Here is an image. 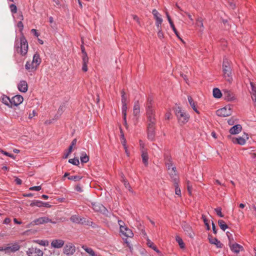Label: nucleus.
Instances as JSON below:
<instances>
[{
  "label": "nucleus",
  "instance_id": "1",
  "mask_svg": "<svg viewBox=\"0 0 256 256\" xmlns=\"http://www.w3.org/2000/svg\"><path fill=\"white\" fill-rule=\"evenodd\" d=\"M17 26L20 28V32H22V30H23L24 28V25L22 22H18L17 24ZM28 48V42L23 34L22 33L20 40L17 38H16L14 44L15 50L17 53L20 54V55L24 56L27 54Z\"/></svg>",
  "mask_w": 256,
  "mask_h": 256
},
{
  "label": "nucleus",
  "instance_id": "2",
  "mask_svg": "<svg viewBox=\"0 0 256 256\" xmlns=\"http://www.w3.org/2000/svg\"><path fill=\"white\" fill-rule=\"evenodd\" d=\"M175 114L180 126L186 124L189 120L190 115L182 110L180 108L178 107L176 108Z\"/></svg>",
  "mask_w": 256,
  "mask_h": 256
},
{
  "label": "nucleus",
  "instance_id": "3",
  "mask_svg": "<svg viewBox=\"0 0 256 256\" xmlns=\"http://www.w3.org/2000/svg\"><path fill=\"white\" fill-rule=\"evenodd\" d=\"M165 164L169 174L172 178H177L176 168L173 165L172 158L168 156H164Z\"/></svg>",
  "mask_w": 256,
  "mask_h": 256
},
{
  "label": "nucleus",
  "instance_id": "4",
  "mask_svg": "<svg viewBox=\"0 0 256 256\" xmlns=\"http://www.w3.org/2000/svg\"><path fill=\"white\" fill-rule=\"evenodd\" d=\"M224 76L228 82L231 83L232 81V68L230 65H223Z\"/></svg>",
  "mask_w": 256,
  "mask_h": 256
},
{
  "label": "nucleus",
  "instance_id": "5",
  "mask_svg": "<svg viewBox=\"0 0 256 256\" xmlns=\"http://www.w3.org/2000/svg\"><path fill=\"white\" fill-rule=\"evenodd\" d=\"M146 114L148 116V124L154 126L155 124V118L154 116V111L152 106H148L146 108Z\"/></svg>",
  "mask_w": 256,
  "mask_h": 256
},
{
  "label": "nucleus",
  "instance_id": "6",
  "mask_svg": "<svg viewBox=\"0 0 256 256\" xmlns=\"http://www.w3.org/2000/svg\"><path fill=\"white\" fill-rule=\"evenodd\" d=\"M228 237L229 239V246L232 252L236 254H238L240 251L244 250L242 246L236 243H232L231 242V238L229 236Z\"/></svg>",
  "mask_w": 256,
  "mask_h": 256
},
{
  "label": "nucleus",
  "instance_id": "7",
  "mask_svg": "<svg viewBox=\"0 0 256 256\" xmlns=\"http://www.w3.org/2000/svg\"><path fill=\"white\" fill-rule=\"evenodd\" d=\"M217 116L221 117H226L230 116L232 110L230 106H225L216 110Z\"/></svg>",
  "mask_w": 256,
  "mask_h": 256
},
{
  "label": "nucleus",
  "instance_id": "8",
  "mask_svg": "<svg viewBox=\"0 0 256 256\" xmlns=\"http://www.w3.org/2000/svg\"><path fill=\"white\" fill-rule=\"evenodd\" d=\"M76 252V247L72 243L66 244L64 248V253L66 255H72Z\"/></svg>",
  "mask_w": 256,
  "mask_h": 256
},
{
  "label": "nucleus",
  "instance_id": "9",
  "mask_svg": "<svg viewBox=\"0 0 256 256\" xmlns=\"http://www.w3.org/2000/svg\"><path fill=\"white\" fill-rule=\"evenodd\" d=\"M248 138L246 134H244L242 136L238 138H232V141L234 144L244 145L246 142V140Z\"/></svg>",
  "mask_w": 256,
  "mask_h": 256
},
{
  "label": "nucleus",
  "instance_id": "10",
  "mask_svg": "<svg viewBox=\"0 0 256 256\" xmlns=\"http://www.w3.org/2000/svg\"><path fill=\"white\" fill-rule=\"evenodd\" d=\"M28 256H43V252L39 248H31L28 249L26 252Z\"/></svg>",
  "mask_w": 256,
  "mask_h": 256
},
{
  "label": "nucleus",
  "instance_id": "11",
  "mask_svg": "<svg viewBox=\"0 0 256 256\" xmlns=\"http://www.w3.org/2000/svg\"><path fill=\"white\" fill-rule=\"evenodd\" d=\"M223 94L224 99L228 101L233 102L235 101L236 99L235 94L228 90H224Z\"/></svg>",
  "mask_w": 256,
  "mask_h": 256
},
{
  "label": "nucleus",
  "instance_id": "12",
  "mask_svg": "<svg viewBox=\"0 0 256 256\" xmlns=\"http://www.w3.org/2000/svg\"><path fill=\"white\" fill-rule=\"evenodd\" d=\"M120 232L122 235L126 238H132L134 236L132 230L128 228L126 226L122 227V228L120 230Z\"/></svg>",
  "mask_w": 256,
  "mask_h": 256
},
{
  "label": "nucleus",
  "instance_id": "13",
  "mask_svg": "<svg viewBox=\"0 0 256 256\" xmlns=\"http://www.w3.org/2000/svg\"><path fill=\"white\" fill-rule=\"evenodd\" d=\"M92 205L93 210L96 212H100L104 214L107 212L106 208L100 203H92Z\"/></svg>",
  "mask_w": 256,
  "mask_h": 256
},
{
  "label": "nucleus",
  "instance_id": "14",
  "mask_svg": "<svg viewBox=\"0 0 256 256\" xmlns=\"http://www.w3.org/2000/svg\"><path fill=\"white\" fill-rule=\"evenodd\" d=\"M64 244V241L61 239H54L51 242L52 248H60Z\"/></svg>",
  "mask_w": 256,
  "mask_h": 256
},
{
  "label": "nucleus",
  "instance_id": "15",
  "mask_svg": "<svg viewBox=\"0 0 256 256\" xmlns=\"http://www.w3.org/2000/svg\"><path fill=\"white\" fill-rule=\"evenodd\" d=\"M24 100L23 97L19 94L16 95L12 98L11 99L12 106H18Z\"/></svg>",
  "mask_w": 256,
  "mask_h": 256
},
{
  "label": "nucleus",
  "instance_id": "16",
  "mask_svg": "<svg viewBox=\"0 0 256 256\" xmlns=\"http://www.w3.org/2000/svg\"><path fill=\"white\" fill-rule=\"evenodd\" d=\"M182 227L186 232V234L190 238H193L194 236V233L192 228V227L188 224L184 223L182 225Z\"/></svg>",
  "mask_w": 256,
  "mask_h": 256
},
{
  "label": "nucleus",
  "instance_id": "17",
  "mask_svg": "<svg viewBox=\"0 0 256 256\" xmlns=\"http://www.w3.org/2000/svg\"><path fill=\"white\" fill-rule=\"evenodd\" d=\"M6 247L7 253L14 252L18 250L20 248V245L18 243L9 244Z\"/></svg>",
  "mask_w": 256,
  "mask_h": 256
},
{
  "label": "nucleus",
  "instance_id": "18",
  "mask_svg": "<svg viewBox=\"0 0 256 256\" xmlns=\"http://www.w3.org/2000/svg\"><path fill=\"white\" fill-rule=\"evenodd\" d=\"M154 126L149 124L148 128V138L152 141L154 140Z\"/></svg>",
  "mask_w": 256,
  "mask_h": 256
},
{
  "label": "nucleus",
  "instance_id": "19",
  "mask_svg": "<svg viewBox=\"0 0 256 256\" xmlns=\"http://www.w3.org/2000/svg\"><path fill=\"white\" fill-rule=\"evenodd\" d=\"M18 90L22 92H26L28 90V84L26 81L21 80L18 84Z\"/></svg>",
  "mask_w": 256,
  "mask_h": 256
},
{
  "label": "nucleus",
  "instance_id": "20",
  "mask_svg": "<svg viewBox=\"0 0 256 256\" xmlns=\"http://www.w3.org/2000/svg\"><path fill=\"white\" fill-rule=\"evenodd\" d=\"M70 220L72 222L76 224H84L86 222V220L84 218H80L78 215H72Z\"/></svg>",
  "mask_w": 256,
  "mask_h": 256
},
{
  "label": "nucleus",
  "instance_id": "21",
  "mask_svg": "<svg viewBox=\"0 0 256 256\" xmlns=\"http://www.w3.org/2000/svg\"><path fill=\"white\" fill-rule=\"evenodd\" d=\"M242 130V127L240 124H236L232 127L230 130L229 132L232 134H239Z\"/></svg>",
  "mask_w": 256,
  "mask_h": 256
},
{
  "label": "nucleus",
  "instance_id": "22",
  "mask_svg": "<svg viewBox=\"0 0 256 256\" xmlns=\"http://www.w3.org/2000/svg\"><path fill=\"white\" fill-rule=\"evenodd\" d=\"M51 222V220L46 216L41 217L34 220L35 224L38 225Z\"/></svg>",
  "mask_w": 256,
  "mask_h": 256
},
{
  "label": "nucleus",
  "instance_id": "23",
  "mask_svg": "<svg viewBox=\"0 0 256 256\" xmlns=\"http://www.w3.org/2000/svg\"><path fill=\"white\" fill-rule=\"evenodd\" d=\"M188 102H189L190 106H191V107L193 109V110L196 113H197L198 114H199L200 112L197 108L196 102L190 96H188Z\"/></svg>",
  "mask_w": 256,
  "mask_h": 256
},
{
  "label": "nucleus",
  "instance_id": "24",
  "mask_svg": "<svg viewBox=\"0 0 256 256\" xmlns=\"http://www.w3.org/2000/svg\"><path fill=\"white\" fill-rule=\"evenodd\" d=\"M209 241L212 244H215L216 246L218 248H222V244L218 240L217 238H209Z\"/></svg>",
  "mask_w": 256,
  "mask_h": 256
},
{
  "label": "nucleus",
  "instance_id": "25",
  "mask_svg": "<svg viewBox=\"0 0 256 256\" xmlns=\"http://www.w3.org/2000/svg\"><path fill=\"white\" fill-rule=\"evenodd\" d=\"M0 100L4 104L8 106L9 107H12L11 99H10L9 97L6 95H2Z\"/></svg>",
  "mask_w": 256,
  "mask_h": 256
},
{
  "label": "nucleus",
  "instance_id": "26",
  "mask_svg": "<svg viewBox=\"0 0 256 256\" xmlns=\"http://www.w3.org/2000/svg\"><path fill=\"white\" fill-rule=\"evenodd\" d=\"M82 248L90 256H101L99 254L96 253L92 248H88L86 246H82Z\"/></svg>",
  "mask_w": 256,
  "mask_h": 256
},
{
  "label": "nucleus",
  "instance_id": "27",
  "mask_svg": "<svg viewBox=\"0 0 256 256\" xmlns=\"http://www.w3.org/2000/svg\"><path fill=\"white\" fill-rule=\"evenodd\" d=\"M142 162L146 166H147L148 164V154L146 150H142Z\"/></svg>",
  "mask_w": 256,
  "mask_h": 256
},
{
  "label": "nucleus",
  "instance_id": "28",
  "mask_svg": "<svg viewBox=\"0 0 256 256\" xmlns=\"http://www.w3.org/2000/svg\"><path fill=\"white\" fill-rule=\"evenodd\" d=\"M80 159L81 162L82 163H86L89 160V158H88V156L84 152H81Z\"/></svg>",
  "mask_w": 256,
  "mask_h": 256
},
{
  "label": "nucleus",
  "instance_id": "29",
  "mask_svg": "<svg viewBox=\"0 0 256 256\" xmlns=\"http://www.w3.org/2000/svg\"><path fill=\"white\" fill-rule=\"evenodd\" d=\"M213 96L215 98H219L222 97V94L220 90L218 88H214L213 89Z\"/></svg>",
  "mask_w": 256,
  "mask_h": 256
},
{
  "label": "nucleus",
  "instance_id": "30",
  "mask_svg": "<svg viewBox=\"0 0 256 256\" xmlns=\"http://www.w3.org/2000/svg\"><path fill=\"white\" fill-rule=\"evenodd\" d=\"M176 180H177V178H174V188H175V194L178 196H181V191H180V188L178 186V182H176Z\"/></svg>",
  "mask_w": 256,
  "mask_h": 256
},
{
  "label": "nucleus",
  "instance_id": "31",
  "mask_svg": "<svg viewBox=\"0 0 256 256\" xmlns=\"http://www.w3.org/2000/svg\"><path fill=\"white\" fill-rule=\"evenodd\" d=\"M25 68L28 72H34L36 68V65H25Z\"/></svg>",
  "mask_w": 256,
  "mask_h": 256
},
{
  "label": "nucleus",
  "instance_id": "32",
  "mask_svg": "<svg viewBox=\"0 0 256 256\" xmlns=\"http://www.w3.org/2000/svg\"><path fill=\"white\" fill-rule=\"evenodd\" d=\"M34 62L36 64H40L41 62V59L39 54L38 53H36L33 56L32 63Z\"/></svg>",
  "mask_w": 256,
  "mask_h": 256
},
{
  "label": "nucleus",
  "instance_id": "33",
  "mask_svg": "<svg viewBox=\"0 0 256 256\" xmlns=\"http://www.w3.org/2000/svg\"><path fill=\"white\" fill-rule=\"evenodd\" d=\"M176 240L180 248H184L185 247V244L183 242L181 238H180L178 236H176Z\"/></svg>",
  "mask_w": 256,
  "mask_h": 256
},
{
  "label": "nucleus",
  "instance_id": "34",
  "mask_svg": "<svg viewBox=\"0 0 256 256\" xmlns=\"http://www.w3.org/2000/svg\"><path fill=\"white\" fill-rule=\"evenodd\" d=\"M140 112V108L138 104H135L134 107V110H133V114L134 116H138Z\"/></svg>",
  "mask_w": 256,
  "mask_h": 256
},
{
  "label": "nucleus",
  "instance_id": "35",
  "mask_svg": "<svg viewBox=\"0 0 256 256\" xmlns=\"http://www.w3.org/2000/svg\"><path fill=\"white\" fill-rule=\"evenodd\" d=\"M148 246L156 251L158 254H160V251L156 248V247L154 244L150 240H148L147 242Z\"/></svg>",
  "mask_w": 256,
  "mask_h": 256
},
{
  "label": "nucleus",
  "instance_id": "36",
  "mask_svg": "<svg viewBox=\"0 0 256 256\" xmlns=\"http://www.w3.org/2000/svg\"><path fill=\"white\" fill-rule=\"evenodd\" d=\"M218 225H219L220 227V228L222 230H223L224 231L226 228H228V226L226 224V223L224 222V220H219L218 222Z\"/></svg>",
  "mask_w": 256,
  "mask_h": 256
},
{
  "label": "nucleus",
  "instance_id": "37",
  "mask_svg": "<svg viewBox=\"0 0 256 256\" xmlns=\"http://www.w3.org/2000/svg\"><path fill=\"white\" fill-rule=\"evenodd\" d=\"M65 110V106L64 105H62L60 106L58 110V114L55 116L56 118L57 119L62 114L63 112Z\"/></svg>",
  "mask_w": 256,
  "mask_h": 256
},
{
  "label": "nucleus",
  "instance_id": "38",
  "mask_svg": "<svg viewBox=\"0 0 256 256\" xmlns=\"http://www.w3.org/2000/svg\"><path fill=\"white\" fill-rule=\"evenodd\" d=\"M35 242L41 246H48V244H49V242L48 240H36L35 241Z\"/></svg>",
  "mask_w": 256,
  "mask_h": 256
},
{
  "label": "nucleus",
  "instance_id": "39",
  "mask_svg": "<svg viewBox=\"0 0 256 256\" xmlns=\"http://www.w3.org/2000/svg\"><path fill=\"white\" fill-rule=\"evenodd\" d=\"M42 202L40 200H34L30 204V206H36L39 208H41L42 207Z\"/></svg>",
  "mask_w": 256,
  "mask_h": 256
},
{
  "label": "nucleus",
  "instance_id": "40",
  "mask_svg": "<svg viewBox=\"0 0 256 256\" xmlns=\"http://www.w3.org/2000/svg\"><path fill=\"white\" fill-rule=\"evenodd\" d=\"M128 110L127 104H122V112L123 117L126 116V111Z\"/></svg>",
  "mask_w": 256,
  "mask_h": 256
},
{
  "label": "nucleus",
  "instance_id": "41",
  "mask_svg": "<svg viewBox=\"0 0 256 256\" xmlns=\"http://www.w3.org/2000/svg\"><path fill=\"white\" fill-rule=\"evenodd\" d=\"M122 94V104H127L128 100L127 97L126 96V94L124 90H122L121 92Z\"/></svg>",
  "mask_w": 256,
  "mask_h": 256
},
{
  "label": "nucleus",
  "instance_id": "42",
  "mask_svg": "<svg viewBox=\"0 0 256 256\" xmlns=\"http://www.w3.org/2000/svg\"><path fill=\"white\" fill-rule=\"evenodd\" d=\"M196 25L198 27L204 28L202 19V18H198L196 21Z\"/></svg>",
  "mask_w": 256,
  "mask_h": 256
},
{
  "label": "nucleus",
  "instance_id": "43",
  "mask_svg": "<svg viewBox=\"0 0 256 256\" xmlns=\"http://www.w3.org/2000/svg\"><path fill=\"white\" fill-rule=\"evenodd\" d=\"M156 24L157 27V28L159 29V28H161V24L162 22V19L160 16L159 18H156Z\"/></svg>",
  "mask_w": 256,
  "mask_h": 256
},
{
  "label": "nucleus",
  "instance_id": "44",
  "mask_svg": "<svg viewBox=\"0 0 256 256\" xmlns=\"http://www.w3.org/2000/svg\"><path fill=\"white\" fill-rule=\"evenodd\" d=\"M82 178V177L79 176H72L68 178V180H74L75 182L80 180Z\"/></svg>",
  "mask_w": 256,
  "mask_h": 256
},
{
  "label": "nucleus",
  "instance_id": "45",
  "mask_svg": "<svg viewBox=\"0 0 256 256\" xmlns=\"http://www.w3.org/2000/svg\"><path fill=\"white\" fill-rule=\"evenodd\" d=\"M122 182L124 183L125 187L128 189H129V190H130V184L128 182V181L126 180V178H124V176H122Z\"/></svg>",
  "mask_w": 256,
  "mask_h": 256
},
{
  "label": "nucleus",
  "instance_id": "46",
  "mask_svg": "<svg viewBox=\"0 0 256 256\" xmlns=\"http://www.w3.org/2000/svg\"><path fill=\"white\" fill-rule=\"evenodd\" d=\"M170 26L171 28L172 29V30L174 31V34H176V36L179 39H180L182 42H183L182 39L180 38V35H179V33L177 31L176 29V28L174 24H171L170 25Z\"/></svg>",
  "mask_w": 256,
  "mask_h": 256
},
{
  "label": "nucleus",
  "instance_id": "47",
  "mask_svg": "<svg viewBox=\"0 0 256 256\" xmlns=\"http://www.w3.org/2000/svg\"><path fill=\"white\" fill-rule=\"evenodd\" d=\"M68 162L72 164L76 165V166H78L80 163L79 160L77 158L70 159L68 160Z\"/></svg>",
  "mask_w": 256,
  "mask_h": 256
},
{
  "label": "nucleus",
  "instance_id": "48",
  "mask_svg": "<svg viewBox=\"0 0 256 256\" xmlns=\"http://www.w3.org/2000/svg\"><path fill=\"white\" fill-rule=\"evenodd\" d=\"M10 8L12 14H16L17 12V7L14 4H10Z\"/></svg>",
  "mask_w": 256,
  "mask_h": 256
},
{
  "label": "nucleus",
  "instance_id": "49",
  "mask_svg": "<svg viewBox=\"0 0 256 256\" xmlns=\"http://www.w3.org/2000/svg\"><path fill=\"white\" fill-rule=\"evenodd\" d=\"M152 14L154 15L155 20L161 16L160 14L156 9L152 10Z\"/></svg>",
  "mask_w": 256,
  "mask_h": 256
},
{
  "label": "nucleus",
  "instance_id": "50",
  "mask_svg": "<svg viewBox=\"0 0 256 256\" xmlns=\"http://www.w3.org/2000/svg\"><path fill=\"white\" fill-rule=\"evenodd\" d=\"M214 210L218 216L221 218L224 217V215L222 213V209L220 208H215Z\"/></svg>",
  "mask_w": 256,
  "mask_h": 256
},
{
  "label": "nucleus",
  "instance_id": "51",
  "mask_svg": "<svg viewBox=\"0 0 256 256\" xmlns=\"http://www.w3.org/2000/svg\"><path fill=\"white\" fill-rule=\"evenodd\" d=\"M1 152H2V154H3L5 156H8V157H10V158H12L13 159H15L16 158V156L14 155H13L12 154H10L8 152H5V151H4V150H2Z\"/></svg>",
  "mask_w": 256,
  "mask_h": 256
},
{
  "label": "nucleus",
  "instance_id": "52",
  "mask_svg": "<svg viewBox=\"0 0 256 256\" xmlns=\"http://www.w3.org/2000/svg\"><path fill=\"white\" fill-rule=\"evenodd\" d=\"M202 218L203 221H204L205 225L207 227V229L210 230V226L208 224V220H206V216H202Z\"/></svg>",
  "mask_w": 256,
  "mask_h": 256
},
{
  "label": "nucleus",
  "instance_id": "53",
  "mask_svg": "<svg viewBox=\"0 0 256 256\" xmlns=\"http://www.w3.org/2000/svg\"><path fill=\"white\" fill-rule=\"evenodd\" d=\"M72 146H69V148H68V151L67 153L65 154H64V158H68L69 155L72 152Z\"/></svg>",
  "mask_w": 256,
  "mask_h": 256
},
{
  "label": "nucleus",
  "instance_id": "54",
  "mask_svg": "<svg viewBox=\"0 0 256 256\" xmlns=\"http://www.w3.org/2000/svg\"><path fill=\"white\" fill-rule=\"evenodd\" d=\"M229 7L232 9H234L236 6V4L234 3V0H229L228 2Z\"/></svg>",
  "mask_w": 256,
  "mask_h": 256
},
{
  "label": "nucleus",
  "instance_id": "55",
  "mask_svg": "<svg viewBox=\"0 0 256 256\" xmlns=\"http://www.w3.org/2000/svg\"><path fill=\"white\" fill-rule=\"evenodd\" d=\"M41 189H42L41 186H34L30 187V190H35V191H39Z\"/></svg>",
  "mask_w": 256,
  "mask_h": 256
},
{
  "label": "nucleus",
  "instance_id": "56",
  "mask_svg": "<svg viewBox=\"0 0 256 256\" xmlns=\"http://www.w3.org/2000/svg\"><path fill=\"white\" fill-rule=\"evenodd\" d=\"M158 30V36L159 38H164V34L161 28H159Z\"/></svg>",
  "mask_w": 256,
  "mask_h": 256
},
{
  "label": "nucleus",
  "instance_id": "57",
  "mask_svg": "<svg viewBox=\"0 0 256 256\" xmlns=\"http://www.w3.org/2000/svg\"><path fill=\"white\" fill-rule=\"evenodd\" d=\"M187 188L190 194H191V190L192 189V185L189 181L187 182Z\"/></svg>",
  "mask_w": 256,
  "mask_h": 256
},
{
  "label": "nucleus",
  "instance_id": "58",
  "mask_svg": "<svg viewBox=\"0 0 256 256\" xmlns=\"http://www.w3.org/2000/svg\"><path fill=\"white\" fill-rule=\"evenodd\" d=\"M118 225L120 226V230L121 229V228H122V227H124V226H126V224H124V222L121 220H118Z\"/></svg>",
  "mask_w": 256,
  "mask_h": 256
},
{
  "label": "nucleus",
  "instance_id": "59",
  "mask_svg": "<svg viewBox=\"0 0 256 256\" xmlns=\"http://www.w3.org/2000/svg\"><path fill=\"white\" fill-rule=\"evenodd\" d=\"M82 56H83L82 59H83V62H84L83 64H86V63L88 62V58L86 54L85 55H83Z\"/></svg>",
  "mask_w": 256,
  "mask_h": 256
},
{
  "label": "nucleus",
  "instance_id": "60",
  "mask_svg": "<svg viewBox=\"0 0 256 256\" xmlns=\"http://www.w3.org/2000/svg\"><path fill=\"white\" fill-rule=\"evenodd\" d=\"M36 114V112L34 110L32 113H30L28 115V118L30 119H32V118H34Z\"/></svg>",
  "mask_w": 256,
  "mask_h": 256
},
{
  "label": "nucleus",
  "instance_id": "61",
  "mask_svg": "<svg viewBox=\"0 0 256 256\" xmlns=\"http://www.w3.org/2000/svg\"><path fill=\"white\" fill-rule=\"evenodd\" d=\"M31 32L36 37H38L40 36L39 33L35 29H32L31 30Z\"/></svg>",
  "mask_w": 256,
  "mask_h": 256
},
{
  "label": "nucleus",
  "instance_id": "62",
  "mask_svg": "<svg viewBox=\"0 0 256 256\" xmlns=\"http://www.w3.org/2000/svg\"><path fill=\"white\" fill-rule=\"evenodd\" d=\"M166 15L167 19L168 21L170 24V25L171 24H173L174 23H173L172 20H171V18H170V15L168 14V12L166 13Z\"/></svg>",
  "mask_w": 256,
  "mask_h": 256
},
{
  "label": "nucleus",
  "instance_id": "63",
  "mask_svg": "<svg viewBox=\"0 0 256 256\" xmlns=\"http://www.w3.org/2000/svg\"><path fill=\"white\" fill-rule=\"evenodd\" d=\"M172 114L170 112H167L165 114V118L166 120H169L171 118Z\"/></svg>",
  "mask_w": 256,
  "mask_h": 256
},
{
  "label": "nucleus",
  "instance_id": "64",
  "mask_svg": "<svg viewBox=\"0 0 256 256\" xmlns=\"http://www.w3.org/2000/svg\"><path fill=\"white\" fill-rule=\"evenodd\" d=\"M42 207L50 208V205L48 202H42Z\"/></svg>",
  "mask_w": 256,
  "mask_h": 256
}]
</instances>
